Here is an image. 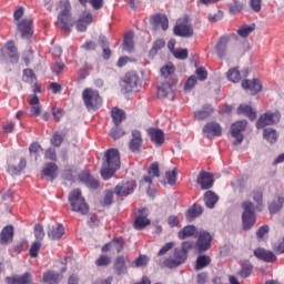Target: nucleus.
I'll list each match as a JSON object with an SVG mask.
<instances>
[{"mask_svg":"<svg viewBox=\"0 0 284 284\" xmlns=\"http://www.w3.org/2000/svg\"><path fill=\"white\" fill-rule=\"evenodd\" d=\"M121 168V154L118 149H108L102 159V168L100 174L104 181L114 176L116 170Z\"/></svg>","mask_w":284,"mask_h":284,"instance_id":"nucleus-1","label":"nucleus"},{"mask_svg":"<svg viewBox=\"0 0 284 284\" xmlns=\"http://www.w3.org/2000/svg\"><path fill=\"white\" fill-rule=\"evenodd\" d=\"M69 203L72 212L82 214V216H85L90 212V205L85 203V197H83L80 189L72 190L69 193Z\"/></svg>","mask_w":284,"mask_h":284,"instance_id":"nucleus-2","label":"nucleus"},{"mask_svg":"<svg viewBox=\"0 0 284 284\" xmlns=\"http://www.w3.org/2000/svg\"><path fill=\"white\" fill-rule=\"evenodd\" d=\"M62 10L60 11L58 16L57 26L60 28V30H64L65 32H70V29L74 26V20L72 19V13H70V10H72V6L68 1L61 2Z\"/></svg>","mask_w":284,"mask_h":284,"instance_id":"nucleus-3","label":"nucleus"},{"mask_svg":"<svg viewBox=\"0 0 284 284\" xmlns=\"http://www.w3.org/2000/svg\"><path fill=\"white\" fill-rule=\"evenodd\" d=\"M82 99L87 110H99L103 105V98H101L99 91L90 88L83 90Z\"/></svg>","mask_w":284,"mask_h":284,"instance_id":"nucleus-4","label":"nucleus"},{"mask_svg":"<svg viewBox=\"0 0 284 284\" xmlns=\"http://www.w3.org/2000/svg\"><path fill=\"white\" fill-rule=\"evenodd\" d=\"M242 207L244 210L242 214V225L243 230L247 232L251 227L256 224V213H254V203L243 202Z\"/></svg>","mask_w":284,"mask_h":284,"instance_id":"nucleus-5","label":"nucleus"},{"mask_svg":"<svg viewBox=\"0 0 284 284\" xmlns=\"http://www.w3.org/2000/svg\"><path fill=\"white\" fill-rule=\"evenodd\" d=\"M173 32L175 37H184L186 39L194 37V29L192 28V24H190L187 16H184L176 21Z\"/></svg>","mask_w":284,"mask_h":284,"instance_id":"nucleus-6","label":"nucleus"},{"mask_svg":"<svg viewBox=\"0 0 284 284\" xmlns=\"http://www.w3.org/2000/svg\"><path fill=\"white\" fill-rule=\"evenodd\" d=\"M187 261V255L185 252L181 251V248H175L173 252V256L165 258L163 265L161 267H168L169 270H174L183 265Z\"/></svg>","mask_w":284,"mask_h":284,"instance_id":"nucleus-7","label":"nucleus"},{"mask_svg":"<svg viewBox=\"0 0 284 284\" xmlns=\"http://www.w3.org/2000/svg\"><path fill=\"white\" fill-rule=\"evenodd\" d=\"M246 129L247 121L245 120L237 121L231 125V136L235 139L233 141L234 145H241V143H243V139H245V136H243V132H245Z\"/></svg>","mask_w":284,"mask_h":284,"instance_id":"nucleus-8","label":"nucleus"},{"mask_svg":"<svg viewBox=\"0 0 284 284\" xmlns=\"http://www.w3.org/2000/svg\"><path fill=\"white\" fill-rule=\"evenodd\" d=\"M281 121V113L280 112H270L263 113L260 115L256 128L257 130H263V128H266V125H274V123H278Z\"/></svg>","mask_w":284,"mask_h":284,"instance_id":"nucleus-9","label":"nucleus"},{"mask_svg":"<svg viewBox=\"0 0 284 284\" xmlns=\"http://www.w3.org/2000/svg\"><path fill=\"white\" fill-rule=\"evenodd\" d=\"M140 83L141 79L139 78V74H136L134 71H131L125 74L122 85L125 92H134L139 90Z\"/></svg>","mask_w":284,"mask_h":284,"instance_id":"nucleus-10","label":"nucleus"},{"mask_svg":"<svg viewBox=\"0 0 284 284\" xmlns=\"http://www.w3.org/2000/svg\"><path fill=\"white\" fill-rule=\"evenodd\" d=\"M134 190H136V181H123L115 186L114 194L116 196H130V194L134 193Z\"/></svg>","mask_w":284,"mask_h":284,"instance_id":"nucleus-11","label":"nucleus"},{"mask_svg":"<svg viewBox=\"0 0 284 284\" xmlns=\"http://www.w3.org/2000/svg\"><path fill=\"white\" fill-rule=\"evenodd\" d=\"M202 132L206 139H216V136H222L223 128L219 122L211 121L203 126Z\"/></svg>","mask_w":284,"mask_h":284,"instance_id":"nucleus-12","label":"nucleus"},{"mask_svg":"<svg viewBox=\"0 0 284 284\" xmlns=\"http://www.w3.org/2000/svg\"><path fill=\"white\" fill-rule=\"evenodd\" d=\"M146 134L150 138L151 143L155 144V148H161L165 143V132L159 128H149Z\"/></svg>","mask_w":284,"mask_h":284,"instance_id":"nucleus-13","label":"nucleus"},{"mask_svg":"<svg viewBox=\"0 0 284 284\" xmlns=\"http://www.w3.org/2000/svg\"><path fill=\"white\" fill-rule=\"evenodd\" d=\"M197 185L201 186V190H210L214 187V175L206 171H201L196 179Z\"/></svg>","mask_w":284,"mask_h":284,"instance_id":"nucleus-14","label":"nucleus"},{"mask_svg":"<svg viewBox=\"0 0 284 284\" xmlns=\"http://www.w3.org/2000/svg\"><path fill=\"white\" fill-rule=\"evenodd\" d=\"M132 139L129 142V149L133 152V154H136V152H141V148H143V135L141 134V131L134 129L131 132Z\"/></svg>","mask_w":284,"mask_h":284,"instance_id":"nucleus-15","label":"nucleus"},{"mask_svg":"<svg viewBox=\"0 0 284 284\" xmlns=\"http://www.w3.org/2000/svg\"><path fill=\"white\" fill-rule=\"evenodd\" d=\"M212 241L213 237L209 232H201L196 241V247L199 252H207V250L212 247Z\"/></svg>","mask_w":284,"mask_h":284,"instance_id":"nucleus-16","label":"nucleus"},{"mask_svg":"<svg viewBox=\"0 0 284 284\" xmlns=\"http://www.w3.org/2000/svg\"><path fill=\"white\" fill-rule=\"evenodd\" d=\"M242 88L246 90V92H250L252 97H255V94H258L261 90H263V84L261 83V80L253 79V80H243L242 81Z\"/></svg>","mask_w":284,"mask_h":284,"instance_id":"nucleus-17","label":"nucleus"},{"mask_svg":"<svg viewBox=\"0 0 284 284\" xmlns=\"http://www.w3.org/2000/svg\"><path fill=\"white\" fill-rule=\"evenodd\" d=\"M253 254L260 261H264V263H276L277 261L276 254H274V252L267 251L263 247L255 248Z\"/></svg>","mask_w":284,"mask_h":284,"instance_id":"nucleus-18","label":"nucleus"},{"mask_svg":"<svg viewBox=\"0 0 284 284\" xmlns=\"http://www.w3.org/2000/svg\"><path fill=\"white\" fill-rule=\"evenodd\" d=\"M150 220L148 219V209L143 207L139 210V214L134 220L135 230H145L150 225Z\"/></svg>","mask_w":284,"mask_h":284,"instance_id":"nucleus-19","label":"nucleus"},{"mask_svg":"<svg viewBox=\"0 0 284 284\" xmlns=\"http://www.w3.org/2000/svg\"><path fill=\"white\" fill-rule=\"evenodd\" d=\"M158 97L160 99H174V89H172V82L164 81L158 85Z\"/></svg>","mask_w":284,"mask_h":284,"instance_id":"nucleus-20","label":"nucleus"},{"mask_svg":"<svg viewBox=\"0 0 284 284\" xmlns=\"http://www.w3.org/2000/svg\"><path fill=\"white\" fill-rule=\"evenodd\" d=\"M18 30L22 39H31L33 34L32 21L30 19H22L21 22L18 23Z\"/></svg>","mask_w":284,"mask_h":284,"instance_id":"nucleus-21","label":"nucleus"},{"mask_svg":"<svg viewBox=\"0 0 284 284\" xmlns=\"http://www.w3.org/2000/svg\"><path fill=\"white\" fill-rule=\"evenodd\" d=\"M151 26H153L155 30L156 28L161 27V29L165 32V30L170 28V20L168 19V16L158 13L152 16Z\"/></svg>","mask_w":284,"mask_h":284,"instance_id":"nucleus-22","label":"nucleus"},{"mask_svg":"<svg viewBox=\"0 0 284 284\" xmlns=\"http://www.w3.org/2000/svg\"><path fill=\"white\" fill-rule=\"evenodd\" d=\"M7 284H30L32 283V274L30 272H26L22 275H13L6 277Z\"/></svg>","mask_w":284,"mask_h":284,"instance_id":"nucleus-23","label":"nucleus"},{"mask_svg":"<svg viewBox=\"0 0 284 284\" xmlns=\"http://www.w3.org/2000/svg\"><path fill=\"white\" fill-rule=\"evenodd\" d=\"M227 43H230V37H227V36L222 37L217 41V43L215 45V52H216L219 59H223L224 57H226Z\"/></svg>","mask_w":284,"mask_h":284,"instance_id":"nucleus-24","label":"nucleus"},{"mask_svg":"<svg viewBox=\"0 0 284 284\" xmlns=\"http://www.w3.org/2000/svg\"><path fill=\"white\" fill-rule=\"evenodd\" d=\"M65 234V229L61 224L49 226L48 236L51 241H59Z\"/></svg>","mask_w":284,"mask_h":284,"instance_id":"nucleus-25","label":"nucleus"},{"mask_svg":"<svg viewBox=\"0 0 284 284\" xmlns=\"http://www.w3.org/2000/svg\"><path fill=\"white\" fill-rule=\"evenodd\" d=\"M148 174L142 180V183H148L152 185V176H161V171L159 170V162H154L149 166Z\"/></svg>","mask_w":284,"mask_h":284,"instance_id":"nucleus-26","label":"nucleus"},{"mask_svg":"<svg viewBox=\"0 0 284 284\" xmlns=\"http://www.w3.org/2000/svg\"><path fill=\"white\" fill-rule=\"evenodd\" d=\"M13 236H14V227H12V225L4 226L0 233L1 245H7V243H10Z\"/></svg>","mask_w":284,"mask_h":284,"instance_id":"nucleus-27","label":"nucleus"},{"mask_svg":"<svg viewBox=\"0 0 284 284\" xmlns=\"http://www.w3.org/2000/svg\"><path fill=\"white\" fill-rule=\"evenodd\" d=\"M27 165L28 161H26L24 158H21L18 165L9 164L7 172L11 174V176H19V174L26 170Z\"/></svg>","mask_w":284,"mask_h":284,"instance_id":"nucleus-28","label":"nucleus"},{"mask_svg":"<svg viewBox=\"0 0 284 284\" xmlns=\"http://www.w3.org/2000/svg\"><path fill=\"white\" fill-rule=\"evenodd\" d=\"M57 172H59V166L57 164L49 162L44 165L42 170V175L47 176L48 181H53L57 176Z\"/></svg>","mask_w":284,"mask_h":284,"instance_id":"nucleus-29","label":"nucleus"},{"mask_svg":"<svg viewBox=\"0 0 284 284\" xmlns=\"http://www.w3.org/2000/svg\"><path fill=\"white\" fill-rule=\"evenodd\" d=\"M43 283L59 284L63 280V275L55 273L54 271H48L42 276Z\"/></svg>","mask_w":284,"mask_h":284,"instance_id":"nucleus-30","label":"nucleus"},{"mask_svg":"<svg viewBox=\"0 0 284 284\" xmlns=\"http://www.w3.org/2000/svg\"><path fill=\"white\" fill-rule=\"evenodd\" d=\"M7 54L12 63H19V52L13 41H8L4 45Z\"/></svg>","mask_w":284,"mask_h":284,"instance_id":"nucleus-31","label":"nucleus"},{"mask_svg":"<svg viewBox=\"0 0 284 284\" xmlns=\"http://www.w3.org/2000/svg\"><path fill=\"white\" fill-rule=\"evenodd\" d=\"M203 214V206L199 204H193L185 213V216L189 221H194V219H199Z\"/></svg>","mask_w":284,"mask_h":284,"instance_id":"nucleus-32","label":"nucleus"},{"mask_svg":"<svg viewBox=\"0 0 284 284\" xmlns=\"http://www.w3.org/2000/svg\"><path fill=\"white\" fill-rule=\"evenodd\" d=\"M204 203L205 206L209 207V210L214 209V205L219 203V195H216V193H214L213 191H206L204 193Z\"/></svg>","mask_w":284,"mask_h":284,"instance_id":"nucleus-33","label":"nucleus"},{"mask_svg":"<svg viewBox=\"0 0 284 284\" xmlns=\"http://www.w3.org/2000/svg\"><path fill=\"white\" fill-rule=\"evenodd\" d=\"M113 267L115 270V274L118 276H121V274H128V265H125V257L124 256H119L116 257Z\"/></svg>","mask_w":284,"mask_h":284,"instance_id":"nucleus-34","label":"nucleus"},{"mask_svg":"<svg viewBox=\"0 0 284 284\" xmlns=\"http://www.w3.org/2000/svg\"><path fill=\"white\" fill-rule=\"evenodd\" d=\"M111 116L114 125H121L123 121H125V111L119 109V108H113L111 111Z\"/></svg>","mask_w":284,"mask_h":284,"instance_id":"nucleus-35","label":"nucleus"},{"mask_svg":"<svg viewBox=\"0 0 284 284\" xmlns=\"http://www.w3.org/2000/svg\"><path fill=\"white\" fill-rule=\"evenodd\" d=\"M174 72H176V68L174 64L170 63L161 68V74L165 82L172 81V77H174Z\"/></svg>","mask_w":284,"mask_h":284,"instance_id":"nucleus-36","label":"nucleus"},{"mask_svg":"<svg viewBox=\"0 0 284 284\" xmlns=\"http://www.w3.org/2000/svg\"><path fill=\"white\" fill-rule=\"evenodd\" d=\"M196 234V226L187 225L179 231L178 236L181 241H185V239H190Z\"/></svg>","mask_w":284,"mask_h":284,"instance_id":"nucleus-37","label":"nucleus"},{"mask_svg":"<svg viewBox=\"0 0 284 284\" xmlns=\"http://www.w3.org/2000/svg\"><path fill=\"white\" fill-rule=\"evenodd\" d=\"M212 112H214V109H212V105L206 104V105H203L202 110L195 111L194 116L195 119H197V121H203L207 119V116H210Z\"/></svg>","mask_w":284,"mask_h":284,"instance_id":"nucleus-38","label":"nucleus"},{"mask_svg":"<svg viewBox=\"0 0 284 284\" xmlns=\"http://www.w3.org/2000/svg\"><path fill=\"white\" fill-rule=\"evenodd\" d=\"M237 114H245V116H248L251 121H254L256 119V112L254 111V109L246 104H241L237 108Z\"/></svg>","mask_w":284,"mask_h":284,"instance_id":"nucleus-39","label":"nucleus"},{"mask_svg":"<svg viewBox=\"0 0 284 284\" xmlns=\"http://www.w3.org/2000/svg\"><path fill=\"white\" fill-rule=\"evenodd\" d=\"M123 50L125 52H132L134 50V33L129 32L124 36Z\"/></svg>","mask_w":284,"mask_h":284,"instance_id":"nucleus-40","label":"nucleus"},{"mask_svg":"<svg viewBox=\"0 0 284 284\" xmlns=\"http://www.w3.org/2000/svg\"><path fill=\"white\" fill-rule=\"evenodd\" d=\"M212 263V257L210 255H200L195 262V270H203Z\"/></svg>","mask_w":284,"mask_h":284,"instance_id":"nucleus-41","label":"nucleus"},{"mask_svg":"<svg viewBox=\"0 0 284 284\" xmlns=\"http://www.w3.org/2000/svg\"><path fill=\"white\" fill-rule=\"evenodd\" d=\"M252 272H254V265L246 263L237 272V276H240V278H250V276H252Z\"/></svg>","mask_w":284,"mask_h":284,"instance_id":"nucleus-42","label":"nucleus"},{"mask_svg":"<svg viewBox=\"0 0 284 284\" xmlns=\"http://www.w3.org/2000/svg\"><path fill=\"white\" fill-rule=\"evenodd\" d=\"M226 79L232 83H239L241 81V71H239V68H231L226 72Z\"/></svg>","mask_w":284,"mask_h":284,"instance_id":"nucleus-43","label":"nucleus"},{"mask_svg":"<svg viewBox=\"0 0 284 284\" xmlns=\"http://www.w3.org/2000/svg\"><path fill=\"white\" fill-rule=\"evenodd\" d=\"M30 156L34 158V161H38L41 152H43V148L38 142H33L29 146Z\"/></svg>","mask_w":284,"mask_h":284,"instance_id":"nucleus-44","label":"nucleus"},{"mask_svg":"<svg viewBox=\"0 0 284 284\" xmlns=\"http://www.w3.org/2000/svg\"><path fill=\"white\" fill-rule=\"evenodd\" d=\"M263 136L265 140L268 141V143H274L275 141H278V134L276 133V130L272 128L264 129Z\"/></svg>","mask_w":284,"mask_h":284,"instance_id":"nucleus-45","label":"nucleus"},{"mask_svg":"<svg viewBox=\"0 0 284 284\" xmlns=\"http://www.w3.org/2000/svg\"><path fill=\"white\" fill-rule=\"evenodd\" d=\"M283 204L284 197H277L275 201H273L268 206L271 214H276L277 212H281V210H283Z\"/></svg>","mask_w":284,"mask_h":284,"instance_id":"nucleus-46","label":"nucleus"},{"mask_svg":"<svg viewBox=\"0 0 284 284\" xmlns=\"http://www.w3.org/2000/svg\"><path fill=\"white\" fill-rule=\"evenodd\" d=\"M165 48V40L163 39H158L153 42V47L150 50L149 54L150 57H156L159 54V50H163Z\"/></svg>","mask_w":284,"mask_h":284,"instance_id":"nucleus-47","label":"nucleus"},{"mask_svg":"<svg viewBox=\"0 0 284 284\" xmlns=\"http://www.w3.org/2000/svg\"><path fill=\"white\" fill-rule=\"evenodd\" d=\"M196 83H199L196 75H191L184 84V92H192L196 87Z\"/></svg>","mask_w":284,"mask_h":284,"instance_id":"nucleus-48","label":"nucleus"},{"mask_svg":"<svg viewBox=\"0 0 284 284\" xmlns=\"http://www.w3.org/2000/svg\"><path fill=\"white\" fill-rule=\"evenodd\" d=\"M23 81H26V83H36L37 82V75L34 74V71L32 69L23 70Z\"/></svg>","mask_w":284,"mask_h":284,"instance_id":"nucleus-49","label":"nucleus"},{"mask_svg":"<svg viewBox=\"0 0 284 284\" xmlns=\"http://www.w3.org/2000/svg\"><path fill=\"white\" fill-rule=\"evenodd\" d=\"M252 32H254V26H243L237 30V34L242 37V39H247Z\"/></svg>","mask_w":284,"mask_h":284,"instance_id":"nucleus-50","label":"nucleus"},{"mask_svg":"<svg viewBox=\"0 0 284 284\" xmlns=\"http://www.w3.org/2000/svg\"><path fill=\"white\" fill-rule=\"evenodd\" d=\"M111 263L112 257L108 255H100L95 261L97 267H106V265H110Z\"/></svg>","mask_w":284,"mask_h":284,"instance_id":"nucleus-51","label":"nucleus"},{"mask_svg":"<svg viewBox=\"0 0 284 284\" xmlns=\"http://www.w3.org/2000/svg\"><path fill=\"white\" fill-rule=\"evenodd\" d=\"M176 174H178L176 169L165 172V179L169 185H176Z\"/></svg>","mask_w":284,"mask_h":284,"instance_id":"nucleus-52","label":"nucleus"},{"mask_svg":"<svg viewBox=\"0 0 284 284\" xmlns=\"http://www.w3.org/2000/svg\"><path fill=\"white\" fill-rule=\"evenodd\" d=\"M34 237L39 242L43 241V239L45 237V231H43V225L39 223L34 225Z\"/></svg>","mask_w":284,"mask_h":284,"instance_id":"nucleus-53","label":"nucleus"},{"mask_svg":"<svg viewBox=\"0 0 284 284\" xmlns=\"http://www.w3.org/2000/svg\"><path fill=\"white\" fill-rule=\"evenodd\" d=\"M148 263H150V257H148V255H140L134 260L133 265L134 267H145Z\"/></svg>","mask_w":284,"mask_h":284,"instance_id":"nucleus-54","label":"nucleus"},{"mask_svg":"<svg viewBox=\"0 0 284 284\" xmlns=\"http://www.w3.org/2000/svg\"><path fill=\"white\" fill-rule=\"evenodd\" d=\"M124 135H125V131H123V129H121L119 125H115L110 131V136L114 140L121 139V136H124Z\"/></svg>","mask_w":284,"mask_h":284,"instance_id":"nucleus-55","label":"nucleus"},{"mask_svg":"<svg viewBox=\"0 0 284 284\" xmlns=\"http://www.w3.org/2000/svg\"><path fill=\"white\" fill-rule=\"evenodd\" d=\"M39 250H41V242H33L29 250L31 258H37V256H39Z\"/></svg>","mask_w":284,"mask_h":284,"instance_id":"nucleus-56","label":"nucleus"},{"mask_svg":"<svg viewBox=\"0 0 284 284\" xmlns=\"http://www.w3.org/2000/svg\"><path fill=\"white\" fill-rule=\"evenodd\" d=\"M253 201L257 203V210L261 212V207H263V191H254Z\"/></svg>","mask_w":284,"mask_h":284,"instance_id":"nucleus-57","label":"nucleus"},{"mask_svg":"<svg viewBox=\"0 0 284 284\" xmlns=\"http://www.w3.org/2000/svg\"><path fill=\"white\" fill-rule=\"evenodd\" d=\"M100 44L103 48V59H110V57H112V51L108 48V40L102 38Z\"/></svg>","mask_w":284,"mask_h":284,"instance_id":"nucleus-58","label":"nucleus"},{"mask_svg":"<svg viewBox=\"0 0 284 284\" xmlns=\"http://www.w3.org/2000/svg\"><path fill=\"white\" fill-rule=\"evenodd\" d=\"M111 243H113V245H111L112 252H116L119 254L123 251V240L114 239Z\"/></svg>","mask_w":284,"mask_h":284,"instance_id":"nucleus-59","label":"nucleus"},{"mask_svg":"<svg viewBox=\"0 0 284 284\" xmlns=\"http://www.w3.org/2000/svg\"><path fill=\"white\" fill-rule=\"evenodd\" d=\"M63 136H65V133L61 135L59 132H55L51 139V144L54 148H60L61 143H63Z\"/></svg>","mask_w":284,"mask_h":284,"instance_id":"nucleus-60","label":"nucleus"},{"mask_svg":"<svg viewBox=\"0 0 284 284\" xmlns=\"http://www.w3.org/2000/svg\"><path fill=\"white\" fill-rule=\"evenodd\" d=\"M268 233H270V226L265 224L258 227V230L256 231V236L258 240L265 239V234H268Z\"/></svg>","mask_w":284,"mask_h":284,"instance_id":"nucleus-61","label":"nucleus"},{"mask_svg":"<svg viewBox=\"0 0 284 284\" xmlns=\"http://www.w3.org/2000/svg\"><path fill=\"white\" fill-rule=\"evenodd\" d=\"M195 74L200 81H205L207 79V70L205 68L200 67L195 70Z\"/></svg>","mask_w":284,"mask_h":284,"instance_id":"nucleus-62","label":"nucleus"},{"mask_svg":"<svg viewBox=\"0 0 284 284\" xmlns=\"http://www.w3.org/2000/svg\"><path fill=\"white\" fill-rule=\"evenodd\" d=\"M263 0H251L250 1V8L253 10V12H261Z\"/></svg>","mask_w":284,"mask_h":284,"instance_id":"nucleus-63","label":"nucleus"},{"mask_svg":"<svg viewBox=\"0 0 284 284\" xmlns=\"http://www.w3.org/2000/svg\"><path fill=\"white\" fill-rule=\"evenodd\" d=\"M273 250L277 254H284V236L281 242L274 244Z\"/></svg>","mask_w":284,"mask_h":284,"instance_id":"nucleus-64","label":"nucleus"}]
</instances>
